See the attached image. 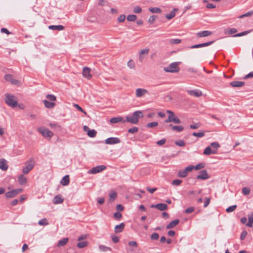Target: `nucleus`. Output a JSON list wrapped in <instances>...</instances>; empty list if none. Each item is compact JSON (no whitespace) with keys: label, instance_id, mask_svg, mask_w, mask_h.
I'll list each match as a JSON object with an SVG mask.
<instances>
[{"label":"nucleus","instance_id":"nucleus-61","mask_svg":"<svg viewBox=\"0 0 253 253\" xmlns=\"http://www.w3.org/2000/svg\"><path fill=\"white\" fill-rule=\"evenodd\" d=\"M157 18L156 16L152 15L150 16L148 19V22L150 24H153Z\"/></svg>","mask_w":253,"mask_h":253},{"label":"nucleus","instance_id":"nucleus-19","mask_svg":"<svg viewBox=\"0 0 253 253\" xmlns=\"http://www.w3.org/2000/svg\"><path fill=\"white\" fill-rule=\"evenodd\" d=\"M125 225L124 223H121L119 225H117L115 227V232L116 233H119L123 231L125 228Z\"/></svg>","mask_w":253,"mask_h":253},{"label":"nucleus","instance_id":"nucleus-17","mask_svg":"<svg viewBox=\"0 0 253 253\" xmlns=\"http://www.w3.org/2000/svg\"><path fill=\"white\" fill-rule=\"evenodd\" d=\"M149 52V48H145L141 50L139 54V60L140 62H142L143 60V55H147Z\"/></svg>","mask_w":253,"mask_h":253},{"label":"nucleus","instance_id":"nucleus-35","mask_svg":"<svg viewBox=\"0 0 253 253\" xmlns=\"http://www.w3.org/2000/svg\"><path fill=\"white\" fill-rule=\"evenodd\" d=\"M149 10L153 13H160L162 10L158 7H149Z\"/></svg>","mask_w":253,"mask_h":253},{"label":"nucleus","instance_id":"nucleus-15","mask_svg":"<svg viewBox=\"0 0 253 253\" xmlns=\"http://www.w3.org/2000/svg\"><path fill=\"white\" fill-rule=\"evenodd\" d=\"M151 208H155L161 211H164L168 209V206L166 204H163V203H159L157 204L156 205H152L151 206Z\"/></svg>","mask_w":253,"mask_h":253},{"label":"nucleus","instance_id":"nucleus-10","mask_svg":"<svg viewBox=\"0 0 253 253\" xmlns=\"http://www.w3.org/2000/svg\"><path fill=\"white\" fill-rule=\"evenodd\" d=\"M22 191V189H17L11 190L5 193V196L7 198H12L16 196L18 194L21 193Z\"/></svg>","mask_w":253,"mask_h":253},{"label":"nucleus","instance_id":"nucleus-58","mask_svg":"<svg viewBox=\"0 0 253 253\" xmlns=\"http://www.w3.org/2000/svg\"><path fill=\"white\" fill-rule=\"evenodd\" d=\"M182 182V180L179 179H175L172 181V184L173 185H176L178 186Z\"/></svg>","mask_w":253,"mask_h":253},{"label":"nucleus","instance_id":"nucleus-32","mask_svg":"<svg viewBox=\"0 0 253 253\" xmlns=\"http://www.w3.org/2000/svg\"><path fill=\"white\" fill-rule=\"evenodd\" d=\"M68 238H64L61 240H60L58 243V247H63L65 246L68 242Z\"/></svg>","mask_w":253,"mask_h":253},{"label":"nucleus","instance_id":"nucleus-60","mask_svg":"<svg viewBox=\"0 0 253 253\" xmlns=\"http://www.w3.org/2000/svg\"><path fill=\"white\" fill-rule=\"evenodd\" d=\"M111 238H112L113 242L115 243H117L119 242V241L120 240L119 238L114 235H111Z\"/></svg>","mask_w":253,"mask_h":253},{"label":"nucleus","instance_id":"nucleus-4","mask_svg":"<svg viewBox=\"0 0 253 253\" xmlns=\"http://www.w3.org/2000/svg\"><path fill=\"white\" fill-rule=\"evenodd\" d=\"M167 113H168L169 115L168 117V119L165 121V122L166 123H169L170 122H173L175 124H180L181 121L180 119L177 118L175 114L170 110H167L166 111Z\"/></svg>","mask_w":253,"mask_h":253},{"label":"nucleus","instance_id":"nucleus-62","mask_svg":"<svg viewBox=\"0 0 253 253\" xmlns=\"http://www.w3.org/2000/svg\"><path fill=\"white\" fill-rule=\"evenodd\" d=\"M205 199H206V200L204 202V208L207 207L208 206V205H209L210 201H211V198L206 197Z\"/></svg>","mask_w":253,"mask_h":253},{"label":"nucleus","instance_id":"nucleus-13","mask_svg":"<svg viewBox=\"0 0 253 253\" xmlns=\"http://www.w3.org/2000/svg\"><path fill=\"white\" fill-rule=\"evenodd\" d=\"M120 140L117 137H109L105 140V143L106 144H118L120 142Z\"/></svg>","mask_w":253,"mask_h":253},{"label":"nucleus","instance_id":"nucleus-12","mask_svg":"<svg viewBox=\"0 0 253 253\" xmlns=\"http://www.w3.org/2000/svg\"><path fill=\"white\" fill-rule=\"evenodd\" d=\"M148 93V91L144 88H137L135 91V94L137 97H141Z\"/></svg>","mask_w":253,"mask_h":253},{"label":"nucleus","instance_id":"nucleus-49","mask_svg":"<svg viewBox=\"0 0 253 253\" xmlns=\"http://www.w3.org/2000/svg\"><path fill=\"white\" fill-rule=\"evenodd\" d=\"M250 32V31H244V32H241L240 33L234 35L233 37H241V36H244V35H246L249 34Z\"/></svg>","mask_w":253,"mask_h":253},{"label":"nucleus","instance_id":"nucleus-11","mask_svg":"<svg viewBox=\"0 0 253 253\" xmlns=\"http://www.w3.org/2000/svg\"><path fill=\"white\" fill-rule=\"evenodd\" d=\"M197 179L205 180L210 178L209 175L206 170H202L200 172V174L197 176Z\"/></svg>","mask_w":253,"mask_h":253},{"label":"nucleus","instance_id":"nucleus-6","mask_svg":"<svg viewBox=\"0 0 253 253\" xmlns=\"http://www.w3.org/2000/svg\"><path fill=\"white\" fill-rule=\"evenodd\" d=\"M5 101L7 105L12 107H15L18 105L16 97L10 94H6Z\"/></svg>","mask_w":253,"mask_h":253},{"label":"nucleus","instance_id":"nucleus-46","mask_svg":"<svg viewBox=\"0 0 253 253\" xmlns=\"http://www.w3.org/2000/svg\"><path fill=\"white\" fill-rule=\"evenodd\" d=\"M158 125V123L156 122H154L152 123H150L147 124L146 127L148 128H152L154 127H156Z\"/></svg>","mask_w":253,"mask_h":253},{"label":"nucleus","instance_id":"nucleus-22","mask_svg":"<svg viewBox=\"0 0 253 253\" xmlns=\"http://www.w3.org/2000/svg\"><path fill=\"white\" fill-rule=\"evenodd\" d=\"M248 222L246 225L248 227H252L253 223V212H251L248 214Z\"/></svg>","mask_w":253,"mask_h":253},{"label":"nucleus","instance_id":"nucleus-31","mask_svg":"<svg viewBox=\"0 0 253 253\" xmlns=\"http://www.w3.org/2000/svg\"><path fill=\"white\" fill-rule=\"evenodd\" d=\"M177 10V9L174 8L169 14L166 15V18L169 20L172 19L175 15V11Z\"/></svg>","mask_w":253,"mask_h":253},{"label":"nucleus","instance_id":"nucleus-57","mask_svg":"<svg viewBox=\"0 0 253 253\" xmlns=\"http://www.w3.org/2000/svg\"><path fill=\"white\" fill-rule=\"evenodd\" d=\"M138 130V127L134 126V127L129 128L128 130V132L129 133H133L137 132Z\"/></svg>","mask_w":253,"mask_h":253},{"label":"nucleus","instance_id":"nucleus-37","mask_svg":"<svg viewBox=\"0 0 253 253\" xmlns=\"http://www.w3.org/2000/svg\"><path fill=\"white\" fill-rule=\"evenodd\" d=\"M98 247H99V250L101 252H107L108 251L111 250L110 248L103 246V245H99Z\"/></svg>","mask_w":253,"mask_h":253},{"label":"nucleus","instance_id":"nucleus-7","mask_svg":"<svg viewBox=\"0 0 253 253\" xmlns=\"http://www.w3.org/2000/svg\"><path fill=\"white\" fill-rule=\"evenodd\" d=\"M38 131L44 137L50 139L53 135L52 131L44 127H41L38 128Z\"/></svg>","mask_w":253,"mask_h":253},{"label":"nucleus","instance_id":"nucleus-51","mask_svg":"<svg viewBox=\"0 0 253 253\" xmlns=\"http://www.w3.org/2000/svg\"><path fill=\"white\" fill-rule=\"evenodd\" d=\"M192 135L194 136H196V137H202L205 135V133L203 132H193Z\"/></svg>","mask_w":253,"mask_h":253},{"label":"nucleus","instance_id":"nucleus-55","mask_svg":"<svg viewBox=\"0 0 253 253\" xmlns=\"http://www.w3.org/2000/svg\"><path fill=\"white\" fill-rule=\"evenodd\" d=\"M175 144L180 147H183L185 146V142L183 140H180L175 142Z\"/></svg>","mask_w":253,"mask_h":253},{"label":"nucleus","instance_id":"nucleus-16","mask_svg":"<svg viewBox=\"0 0 253 253\" xmlns=\"http://www.w3.org/2000/svg\"><path fill=\"white\" fill-rule=\"evenodd\" d=\"M90 72V68L86 67H84L83 68V76L84 78H85L87 79H90L92 77V75Z\"/></svg>","mask_w":253,"mask_h":253},{"label":"nucleus","instance_id":"nucleus-54","mask_svg":"<svg viewBox=\"0 0 253 253\" xmlns=\"http://www.w3.org/2000/svg\"><path fill=\"white\" fill-rule=\"evenodd\" d=\"M46 98L50 101H55L56 99V96H54V95H51V94L47 95Z\"/></svg>","mask_w":253,"mask_h":253},{"label":"nucleus","instance_id":"nucleus-50","mask_svg":"<svg viewBox=\"0 0 253 253\" xmlns=\"http://www.w3.org/2000/svg\"><path fill=\"white\" fill-rule=\"evenodd\" d=\"M253 15V11H249L244 14H243L239 17L240 18H242L245 17H249Z\"/></svg>","mask_w":253,"mask_h":253},{"label":"nucleus","instance_id":"nucleus-44","mask_svg":"<svg viewBox=\"0 0 253 253\" xmlns=\"http://www.w3.org/2000/svg\"><path fill=\"white\" fill-rule=\"evenodd\" d=\"M38 224L40 225H47L48 222L46 218H43L39 221Z\"/></svg>","mask_w":253,"mask_h":253},{"label":"nucleus","instance_id":"nucleus-2","mask_svg":"<svg viewBox=\"0 0 253 253\" xmlns=\"http://www.w3.org/2000/svg\"><path fill=\"white\" fill-rule=\"evenodd\" d=\"M220 144L217 142H213L210 144V145L207 147L204 152L203 154L205 155H210L211 154H216L217 153V150L220 147Z\"/></svg>","mask_w":253,"mask_h":253},{"label":"nucleus","instance_id":"nucleus-34","mask_svg":"<svg viewBox=\"0 0 253 253\" xmlns=\"http://www.w3.org/2000/svg\"><path fill=\"white\" fill-rule=\"evenodd\" d=\"M169 126L172 127V129L173 130L176 131L177 132L182 131L184 129V127L181 126H172V125H169Z\"/></svg>","mask_w":253,"mask_h":253},{"label":"nucleus","instance_id":"nucleus-3","mask_svg":"<svg viewBox=\"0 0 253 253\" xmlns=\"http://www.w3.org/2000/svg\"><path fill=\"white\" fill-rule=\"evenodd\" d=\"M180 64V62H173L169 64L168 67H165L164 70L168 73H177L179 71L178 65Z\"/></svg>","mask_w":253,"mask_h":253},{"label":"nucleus","instance_id":"nucleus-39","mask_svg":"<svg viewBox=\"0 0 253 253\" xmlns=\"http://www.w3.org/2000/svg\"><path fill=\"white\" fill-rule=\"evenodd\" d=\"M87 244L88 243L87 241L80 242L77 244V247L80 249H82L86 247L87 246Z\"/></svg>","mask_w":253,"mask_h":253},{"label":"nucleus","instance_id":"nucleus-56","mask_svg":"<svg viewBox=\"0 0 253 253\" xmlns=\"http://www.w3.org/2000/svg\"><path fill=\"white\" fill-rule=\"evenodd\" d=\"M133 12L135 13H140L142 12V8L140 6H135L133 8Z\"/></svg>","mask_w":253,"mask_h":253},{"label":"nucleus","instance_id":"nucleus-8","mask_svg":"<svg viewBox=\"0 0 253 253\" xmlns=\"http://www.w3.org/2000/svg\"><path fill=\"white\" fill-rule=\"evenodd\" d=\"M106 167L104 165H100L95 167L92 168L88 171V173L90 174H96L97 173L100 172L106 169Z\"/></svg>","mask_w":253,"mask_h":253},{"label":"nucleus","instance_id":"nucleus-33","mask_svg":"<svg viewBox=\"0 0 253 253\" xmlns=\"http://www.w3.org/2000/svg\"><path fill=\"white\" fill-rule=\"evenodd\" d=\"M128 246L130 248V250L133 251L134 249L133 248H136L138 246V244L135 241H130L128 243Z\"/></svg>","mask_w":253,"mask_h":253},{"label":"nucleus","instance_id":"nucleus-14","mask_svg":"<svg viewBox=\"0 0 253 253\" xmlns=\"http://www.w3.org/2000/svg\"><path fill=\"white\" fill-rule=\"evenodd\" d=\"M187 92L190 95L199 97L202 95V92L200 90H187Z\"/></svg>","mask_w":253,"mask_h":253},{"label":"nucleus","instance_id":"nucleus-64","mask_svg":"<svg viewBox=\"0 0 253 253\" xmlns=\"http://www.w3.org/2000/svg\"><path fill=\"white\" fill-rule=\"evenodd\" d=\"M194 169V166L192 165H189L188 167H187L184 170L186 171V172L188 173L189 172H190L192 171Z\"/></svg>","mask_w":253,"mask_h":253},{"label":"nucleus","instance_id":"nucleus-1","mask_svg":"<svg viewBox=\"0 0 253 253\" xmlns=\"http://www.w3.org/2000/svg\"><path fill=\"white\" fill-rule=\"evenodd\" d=\"M143 117V113L141 111H136L133 113L131 115H128L126 117V121L132 124H136L139 121V119Z\"/></svg>","mask_w":253,"mask_h":253},{"label":"nucleus","instance_id":"nucleus-45","mask_svg":"<svg viewBox=\"0 0 253 253\" xmlns=\"http://www.w3.org/2000/svg\"><path fill=\"white\" fill-rule=\"evenodd\" d=\"M126 18L125 14H121L118 17L117 21L119 23H122L125 21Z\"/></svg>","mask_w":253,"mask_h":253},{"label":"nucleus","instance_id":"nucleus-24","mask_svg":"<svg viewBox=\"0 0 253 253\" xmlns=\"http://www.w3.org/2000/svg\"><path fill=\"white\" fill-rule=\"evenodd\" d=\"M70 182V178L68 175L64 176L61 180V184L63 186H66L69 184Z\"/></svg>","mask_w":253,"mask_h":253},{"label":"nucleus","instance_id":"nucleus-27","mask_svg":"<svg viewBox=\"0 0 253 253\" xmlns=\"http://www.w3.org/2000/svg\"><path fill=\"white\" fill-rule=\"evenodd\" d=\"M27 178L23 175L21 174L18 177V181L20 185H23L27 182Z\"/></svg>","mask_w":253,"mask_h":253},{"label":"nucleus","instance_id":"nucleus-40","mask_svg":"<svg viewBox=\"0 0 253 253\" xmlns=\"http://www.w3.org/2000/svg\"><path fill=\"white\" fill-rule=\"evenodd\" d=\"M136 19H137V16L135 15L131 14V15H128L127 16V20L130 22H134L136 20Z\"/></svg>","mask_w":253,"mask_h":253},{"label":"nucleus","instance_id":"nucleus-20","mask_svg":"<svg viewBox=\"0 0 253 253\" xmlns=\"http://www.w3.org/2000/svg\"><path fill=\"white\" fill-rule=\"evenodd\" d=\"M121 122L125 123L126 122V120H124L121 117H114L111 118L110 120V122L112 124H116Z\"/></svg>","mask_w":253,"mask_h":253},{"label":"nucleus","instance_id":"nucleus-53","mask_svg":"<svg viewBox=\"0 0 253 253\" xmlns=\"http://www.w3.org/2000/svg\"><path fill=\"white\" fill-rule=\"evenodd\" d=\"M74 106L79 111L83 112V113H84L85 115L86 114V113L85 111H84L78 104H74Z\"/></svg>","mask_w":253,"mask_h":253},{"label":"nucleus","instance_id":"nucleus-48","mask_svg":"<svg viewBox=\"0 0 253 253\" xmlns=\"http://www.w3.org/2000/svg\"><path fill=\"white\" fill-rule=\"evenodd\" d=\"M204 167L205 165L203 163H200L194 167V169H195V170H199L204 168Z\"/></svg>","mask_w":253,"mask_h":253},{"label":"nucleus","instance_id":"nucleus-42","mask_svg":"<svg viewBox=\"0 0 253 253\" xmlns=\"http://www.w3.org/2000/svg\"><path fill=\"white\" fill-rule=\"evenodd\" d=\"M181 42V40L176 39H170L169 40V43L171 44H176L180 43Z\"/></svg>","mask_w":253,"mask_h":253},{"label":"nucleus","instance_id":"nucleus-18","mask_svg":"<svg viewBox=\"0 0 253 253\" xmlns=\"http://www.w3.org/2000/svg\"><path fill=\"white\" fill-rule=\"evenodd\" d=\"M212 34V32L209 31H203L199 32L196 34L197 37L199 38L206 37L211 36Z\"/></svg>","mask_w":253,"mask_h":253},{"label":"nucleus","instance_id":"nucleus-52","mask_svg":"<svg viewBox=\"0 0 253 253\" xmlns=\"http://www.w3.org/2000/svg\"><path fill=\"white\" fill-rule=\"evenodd\" d=\"M159 237V235L157 233H154L151 235V239L152 240H158Z\"/></svg>","mask_w":253,"mask_h":253},{"label":"nucleus","instance_id":"nucleus-30","mask_svg":"<svg viewBox=\"0 0 253 253\" xmlns=\"http://www.w3.org/2000/svg\"><path fill=\"white\" fill-rule=\"evenodd\" d=\"M0 169L3 170H6L8 169L6 162L4 159H2L0 161Z\"/></svg>","mask_w":253,"mask_h":253},{"label":"nucleus","instance_id":"nucleus-25","mask_svg":"<svg viewBox=\"0 0 253 253\" xmlns=\"http://www.w3.org/2000/svg\"><path fill=\"white\" fill-rule=\"evenodd\" d=\"M117 194L116 192L114 191H111L109 193V199L108 200V202L109 203H112L117 198Z\"/></svg>","mask_w":253,"mask_h":253},{"label":"nucleus","instance_id":"nucleus-21","mask_svg":"<svg viewBox=\"0 0 253 253\" xmlns=\"http://www.w3.org/2000/svg\"><path fill=\"white\" fill-rule=\"evenodd\" d=\"M63 198H62L59 195L55 196L53 200V203L54 204H61L63 202Z\"/></svg>","mask_w":253,"mask_h":253},{"label":"nucleus","instance_id":"nucleus-23","mask_svg":"<svg viewBox=\"0 0 253 253\" xmlns=\"http://www.w3.org/2000/svg\"><path fill=\"white\" fill-rule=\"evenodd\" d=\"M179 222V220L177 219L171 221L169 224L167 225V228L169 229L173 228L176 226Z\"/></svg>","mask_w":253,"mask_h":253},{"label":"nucleus","instance_id":"nucleus-36","mask_svg":"<svg viewBox=\"0 0 253 253\" xmlns=\"http://www.w3.org/2000/svg\"><path fill=\"white\" fill-rule=\"evenodd\" d=\"M187 173L184 170H179L177 173V176L181 178H184L187 175Z\"/></svg>","mask_w":253,"mask_h":253},{"label":"nucleus","instance_id":"nucleus-59","mask_svg":"<svg viewBox=\"0 0 253 253\" xmlns=\"http://www.w3.org/2000/svg\"><path fill=\"white\" fill-rule=\"evenodd\" d=\"M200 125L199 123H194L190 125V128L191 129H197L200 127Z\"/></svg>","mask_w":253,"mask_h":253},{"label":"nucleus","instance_id":"nucleus-63","mask_svg":"<svg viewBox=\"0 0 253 253\" xmlns=\"http://www.w3.org/2000/svg\"><path fill=\"white\" fill-rule=\"evenodd\" d=\"M114 217L115 219H119L122 217V214L119 212H116L114 214Z\"/></svg>","mask_w":253,"mask_h":253},{"label":"nucleus","instance_id":"nucleus-26","mask_svg":"<svg viewBox=\"0 0 253 253\" xmlns=\"http://www.w3.org/2000/svg\"><path fill=\"white\" fill-rule=\"evenodd\" d=\"M230 84L233 87H241L245 85L244 82L240 81H233Z\"/></svg>","mask_w":253,"mask_h":253},{"label":"nucleus","instance_id":"nucleus-28","mask_svg":"<svg viewBox=\"0 0 253 253\" xmlns=\"http://www.w3.org/2000/svg\"><path fill=\"white\" fill-rule=\"evenodd\" d=\"M43 103L44 106L47 108H53L55 106V103L54 102H50L46 100H43Z\"/></svg>","mask_w":253,"mask_h":253},{"label":"nucleus","instance_id":"nucleus-47","mask_svg":"<svg viewBox=\"0 0 253 253\" xmlns=\"http://www.w3.org/2000/svg\"><path fill=\"white\" fill-rule=\"evenodd\" d=\"M251 189L248 187H244L242 188V193L245 195H248Z\"/></svg>","mask_w":253,"mask_h":253},{"label":"nucleus","instance_id":"nucleus-38","mask_svg":"<svg viewBox=\"0 0 253 253\" xmlns=\"http://www.w3.org/2000/svg\"><path fill=\"white\" fill-rule=\"evenodd\" d=\"M87 134V135L90 137H94L96 135L97 132L94 129H90L89 131H88Z\"/></svg>","mask_w":253,"mask_h":253},{"label":"nucleus","instance_id":"nucleus-43","mask_svg":"<svg viewBox=\"0 0 253 253\" xmlns=\"http://www.w3.org/2000/svg\"><path fill=\"white\" fill-rule=\"evenodd\" d=\"M236 208H237V205H233L232 206H230L228 208H227L226 209V211L227 213H230V212H233V211H234Z\"/></svg>","mask_w":253,"mask_h":253},{"label":"nucleus","instance_id":"nucleus-29","mask_svg":"<svg viewBox=\"0 0 253 253\" xmlns=\"http://www.w3.org/2000/svg\"><path fill=\"white\" fill-rule=\"evenodd\" d=\"M48 28L50 30L57 31H61L64 29V27L62 25H51Z\"/></svg>","mask_w":253,"mask_h":253},{"label":"nucleus","instance_id":"nucleus-9","mask_svg":"<svg viewBox=\"0 0 253 253\" xmlns=\"http://www.w3.org/2000/svg\"><path fill=\"white\" fill-rule=\"evenodd\" d=\"M5 80L7 82H10L12 84L17 85L20 84V82L17 80L14 79L10 74H6L4 76Z\"/></svg>","mask_w":253,"mask_h":253},{"label":"nucleus","instance_id":"nucleus-5","mask_svg":"<svg viewBox=\"0 0 253 253\" xmlns=\"http://www.w3.org/2000/svg\"><path fill=\"white\" fill-rule=\"evenodd\" d=\"M34 165V161L32 158L30 159L28 161L26 162L22 169L23 174H26L29 173V171L33 169Z\"/></svg>","mask_w":253,"mask_h":253},{"label":"nucleus","instance_id":"nucleus-41","mask_svg":"<svg viewBox=\"0 0 253 253\" xmlns=\"http://www.w3.org/2000/svg\"><path fill=\"white\" fill-rule=\"evenodd\" d=\"M127 65L129 68L131 69H135V63L132 59H130L128 61Z\"/></svg>","mask_w":253,"mask_h":253}]
</instances>
